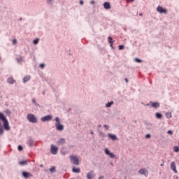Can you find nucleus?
Returning <instances> with one entry per match:
<instances>
[{
  "mask_svg": "<svg viewBox=\"0 0 179 179\" xmlns=\"http://www.w3.org/2000/svg\"><path fill=\"white\" fill-rule=\"evenodd\" d=\"M55 121H56L55 126L57 131H59L60 132L64 131V124H61V119L59 117H57L55 119Z\"/></svg>",
  "mask_w": 179,
  "mask_h": 179,
  "instance_id": "f257e3e1",
  "label": "nucleus"
},
{
  "mask_svg": "<svg viewBox=\"0 0 179 179\" xmlns=\"http://www.w3.org/2000/svg\"><path fill=\"white\" fill-rule=\"evenodd\" d=\"M70 162L72 163V164H74L75 166H79V156L78 155H70Z\"/></svg>",
  "mask_w": 179,
  "mask_h": 179,
  "instance_id": "f03ea898",
  "label": "nucleus"
},
{
  "mask_svg": "<svg viewBox=\"0 0 179 179\" xmlns=\"http://www.w3.org/2000/svg\"><path fill=\"white\" fill-rule=\"evenodd\" d=\"M1 121L3 122V127L6 131H10V127H9V122L6 117H1Z\"/></svg>",
  "mask_w": 179,
  "mask_h": 179,
  "instance_id": "7ed1b4c3",
  "label": "nucleus"
},
{
  "mask_svg": "<svg viewBox=\"0 0 179 179\" xmlns=\"http://www.w3.org/2000/svg\"><path fill=\"white\" fill-rule=\"evenodd\" d=\"M29 122H31L32 124L37 123V117L34 116V114L29 113L27 117Z\"/></svg>",
  "mask_w": 179,
  "mask_h": 179,
  "instance_id": "20e7f679",
  "label": "nucleus"
},
{
  "mask_svg": "<svg viewBox=\"0 0 179 179\" xmlns=\"http://www.w3.org/2000/svg\"><path fill=\"white\" fill-rule=\"evenodd\" d=\"M157 11L159 13H164V15H167V9L164 8L162 6H158L157 8Z\"/></svg>",
  "mask_w": 179,
  "mask_h": 179,
  "instance_id": "39448f33",
  "label": "nucleus"
},
{
  "mask_svg": "<svg viewBox=\"0 0 179 179\" xmlns=\"http://www.w3.org/2000/svg\"><path fill=\"white\" fill-rule=\"evenodd\" d=\"M52 120V116H51L50 115L42 117L41 118V121L42 122H47L48 121H51Z\"/></svg>",
  "mask_w": 179,
  "mask_h": 179,
  "instance_id": "423d86ee",
  "label": "nucleus"
},
{
  "mask_svg": "<svg viewBox=\"0 0 179 179\" xmlns=\"http://www.w3.org/2000/svg\"><path fill=\"white\" fill-rule=\"evenodd\" d=\"M145 106H151L153 108H159V107H160V103L150 101V103Z\"/></svg>",
  "mask_w": 179,
  "mask_h": 179,
  "instance_id": "0eeeda50",
  "label": "nucleus"
},
{
  "mask_svg": "<svg viewBox=\"0 0 179 179\" xmlns=\"http://www.w3.org/2000/svg\"><path fill=\"white\" fill-rule=\"evenodd\" d=\"M50 153H52V155H57V153H58V147H55L54 144H52L50 145Z\"/></svg>",
  "mask_w": 179,
  "mask_h": 179,
  "instance_id": "6e6552de",
  "label": "nucleus"
},
{
  "mask_svg": "<svg viewBox=\"0 0 179 179\" xmlns=\"http://www.w3.org/2000/svg\"><path fill=\"white\" fill-rule=\"evenodd\" d=\"M138 173L146 177L149 174V172L147 171L146 169H141L138 171Z\"/></svg>",
  "mask_w": 179,
  "mask_h": 179,
  "instance_id": "1a4fd4ad",
  "label": "nucleus"
},
{
  "mask_svg": "<svg viewBox=\"0 0 179 179\" xmlns=\"http://www.w3.org/2000/svg\"><path fill=\"white\" fill-rule=\"evenodd\" d=\"M96 175L94 174V172L93 171H90L87 173V179H93L94 178V176Z\"/></svg>",
  "mask_w": 179,
  "mask_h": 179,
  "instance_id": "9d476101",
  "label": "nucleus"
},
{
  "mask_svg": "<svg viewBox=\"0 0 179 179\" xmlns=\"http://www.w3.org/2000/svg\"><path fill=\"white\" fill-rule=\"evenodd\" d=\"M22 176L24 178H30V177H33V175L29 172L22 171Z\"/></svg>",
  "mask_w": 179,
  "mask_h": 179,
  "instance_id": "9b49d317",
  "label": "nucleus"
},
{
  "mask_svg": "<svg viewBox=\"0 0 179 179\" xmlns=\"http://www.w3.org/2000/svg\"><path fill=\"white\" fill-rule=\"evenodd\" d=\"M108 138H110L112 141H118V137L115 134H113L111 133L108 134Z\"/></svg>",
  "mask_w": 179,
  "mask_h": 179,
  "instance_id": "f8f14e48",
  "label": "nucleus"
},
{
  "mask_svg": "<svg viewBox=\"0 0 179 179\" xmlns=\"http://www.w3.org/2000/svg\"><path fill=\"white\" fill-rule=\"evenodd\" d=\"M171 170H173V171H174V173H178L177 171V166H176V162H173L171 164Z\"/></svg>",
  "mask_w": 179,
  "mask_h": 179,
  "instance_id": "ddd939ff",
  "label": "nucleus"
},
{
  "mask_svg": "<svg viewBox=\"0 0 179 179\" xmlns=\"http://www.w3.org/2000/svg\"><path fill=\"white\" fill-rule=\"evenodd\" d=\"M65 142H66V141L65 140V138H61L57 142V144L58 145V146H59V145H64V144L65 143Z\"/></svg>",
  "mask_w": 179,
  "mask_h": 179,
  "instance_id": "4468645a",
  "label": "nucleus"
},
{
  "mask_svg": "<svg viewBox=\"0 0 179 179\" xmlns=\"http://www.w3.org/2000/svg\"><path fill=\"white\" fill-rule=\"evenodd\" d=\"M103 8L106 10L111 9V5L110 4L109 2L106 1L103 3Z\"/></svg>",
  "mask_w": 179,
  "mask_h": 179,
  "instance_id": "2eb2a0df",
  "label": "nucleus"
},
{
  "mask_svg": "<svg viewBox=\"0 0 179 179\" xmlns=\"http://www.w3.org/2000/svg\"><path fill=\"white\" fill-rule=\"evenodd\" d=\"M27 145H29L30 148L33 147V145H34V140L29 138L27 141Z\"/></svg>",
  "mask_w": 179,
  "mask_h": 179,
  "instance_id": "dca6fc26",
  "label": "nucleus"
},
{
  "mask_svg": "<svg viewBox=\"0 0 179 179\" xmlns=\"http://www.w3.org/2000/svg\"><path fill=\"white\" fill-rule=\"evenodd\" d=\"M7 82L10 85H13V83H15L16 82V80H15V79H13V78H8Z\"/></svg>",
  "mask_w": 179,
  "mask_h": 179,
  "instance_id": "f3484780",
  "label": "nucleus"
},
{
  "mask_svg": "<svg viewBox=\"0 0 179 179\" xmlns=\"http://www.w3.org/2000/svg\"><path fill=\"white\" fill-rule=\"evenodd\" d=\"M30 78H31L30 76H25L22 80L23 83H26V82H29V80H30Z\"/></svg>",
  "mask_w": 179,
  "mask_h": 179,
  "instance_id": "a211bd4d",
  "label": "nucleus"
},
{
  "mask_svg": "<svg viewBox=\"0 0 179 179\" xmlns=\"http://www.w3.org/2000/svg\"><path fill=\"white\" fill-rule=\"evenodd\" d=\"M113 104H114V101H111L110 102L107 103L105 105V107H106V108H110Z\"/></svg>",
  "mask_w": 179,
  "mask_h": 179,
  "instance_id": "6ab92c4d",
  "label": "nucleus"
},
{
  "mask_svg": "<svg viewBox=\"0 0 179 179\" xmlns=\"http://www.w3.org/2000/svg\"><path fill=\"white\" fill-rule=\"evenodd\" d=\"M28 162H29V159H27L25 161H21L19 162V164L20 166H26Z\"/></svg>",
  "mask_w": 179,
  "mask_h": 179,
  "instance_id": "aec40b11",
  "label": "nucleus"
},
{
  "mask_svg": "<svg viewBox=\"0 0 179 179\" xmlns=\"http://www.w3.org/2000/svg\"><path fill=\"white\" fill-rule=\"evenodd\" d=\"M72 171H73V173H80V169H79V168H73L72 169Z\"/></svg>",
  "mask_w": 179,
  "mask_h": 179,
  "instance_id": "412c9836",
  "label": "nucleus"
},
{
  "mask_svg": "<svg viewBox=\"0 0 179 179\" xmlns=\"http://www.w3.org/2000/svg\"><path fill=\"white\" fill-rule=\"evenodd\" d=\"M108 40L109 44H114V43L115 42V41H113V38L111 36H109L108 38Z\"/></svg>",
  "mask_w": 179,
  "mask_h": 179,
  "instance_id": "4be33fe9",
  "label": "nucleus"
},
{
  "mask_svg": "<svg viewBox=\"0 0 179 179\" xmlns=\"http://www.w3.org/2000/svg\"><path fill=\"white\" fill-rule=\"evenodd\" d=\"M99 136L101 138H106V134L103 133V131H99Z\"/></svg>",
  "mask_w": 179,
  "mask_h": 179,
  "instance_id": "5701e85b",
  "label": "nucleus"
},
{
  "mask_svg": "<svg viewBox=\"0 0 179 179\" xmlns=\"http://www.w3.org/2000/svg\"><path fill=\"white\" fill-rule=\"evenodd\" d=\"M155 117H156V118L160 119V118H162V117H163V115H162V113H157L155 114Z\"/></svg>",
  "mask_w": 179,
  "mask_h": 179,
  "instance_id": "b1692460",
  "label": "nucleus"
},
{
  "mask_svg": "<svg viewBox=\"0 0 179 179\" xmlns=\"http://www.w3.org/2000/svg\"><path fill=\"white\" fill-rule=\"evenodd\" d=\"M166 118H171V117H173V115H171V112H167L166 113Z\"/></svg>",
  "mask_w": 179,
  "mask_h": 179,
  "instance_id": "393cba45",
  "label": "nucleus"
},
{
  "mask_svg": "<svg viewBox=\"0 0 179 179\" xmlns=\"http://www.w3.org/2000/svg\"><path fill=\"white\" fill-rule=\"evenodd\" d=\"M0 135H3V126L0 124Z\"/></svg>",
  "mask_w": 179,
  "mask_h": 179,
  "instance_id": "a878e982",
  "label": "nucleus"
},
{
  "mask_svg": "<svg viewBox=\"0 0 179 179\" xmlns=\"http://www.w3.org/2000/svg\"><path fill=\"white\" fill-rule=\"evenodd\" d=\"M5 113L7 115H8V117H10V115L12 114V112L10 110H6Z\"/></svg>",
  "mask_w": 179,
  "mask_h": 179,
  "instance_id": "bb28decb",
  "label": "nucleus"
},
{
  "mask_svg": "<svg viewBox=\"0 0 179 179\" xmlns=\"http://www.w3.org/2000/svg\"><path fill=\"white\" fill-rule=\"evenodd\" d=\"M16 59L18 64H22V62H23V59H22L20 57H17Z\"/></svg>",
  "mask_w": 179,
  "mask_h": 179,
  "instance_id": "cd10ccee",
  "label": "nucleus"
},
{
  "mask_svg": "<svg viewBox=\"0 0 179 179\" xmlns=\"http://www.w3.org/2000/svg\"><path fill=\"white\" fill-rule=\"evenodd\" d=\"M108 156H109V157H110V159L115 158V155H114V153H113V152L109 153V155Z\"/></svg>",
  "mask_w": 179,
  "mask_h": 179,
  "instance_id": "c85d7f7f",
  "label": "nucleus"
},
{
  "mask_svg": "<svg viewBox=\"0 0 179 179\" xmlns=\"http://www.w3.org/2000/svg\"><path fill=\"white\" fill-rule=\"evenodd\" d=\"M48 5H52L54 0H46Z\"/></svg>",
  "mask_w": 179,
  "mask_h": 179,
  "instance_id": "c756f323",
  "label": "nucleus"
},
{
  "mask_svg": "<svg viewBox=\"0 0 179 179\" xmlns=\"http://www.w3.org/2000/svg\"><path fill=\"white\" fill-rule=\"evenodd\" d=\"M32 103L34 104H35V106H38V107H40V104L37 103V101H36V99H32Z\"/></svg>",
  "mask_w": 179,
  "mask_h": 179,
  "instance_id": "7c9ffc66",
  "label": "nucleus"
},
{
  "mask_svg": "<svg viewBox=\"0 0 179 179\" xmlns=\"http://www.w3.org/2000/svg\"><path fill=\"white\" fill-rule=\"evenodd\" d=\"M134 61H135L136 62H137L138 64H141V62H142V59H138V58H135V59H134Z\"/></svg>",
  "mask_w": 179,
  "mask_h": 179,
  "instance_id": "2f4dec72",
  "label": "nucleus"
},
{
  "mask_svg": "<svg viewBox=\"0 0 179 179\" xmlns=\"http://www.w3.org/2000/svg\"><path fill=\"white\" fill-rule=\"evenodd\" d=\"M146 127H147L148 129H150L152 128V124L146 123Z\"/></svg>",
  "mask_w": 179,
  "mask_h": 179,
  "instance_id": "473e14b6",
  "label": "nucleus"
},
{
  "mask_svg": "<svg viewBox=\"0 0 179 179\" xmlns=\"http://www.w3.org/2000/svg\"><path fill=\"white\" fill-rule=\"evenodd\" d=\"M103 128H105L106 131H108L110 129V126H108V124H104Z\"/></svg>",
  "mask_w": 179,
  "mask_h": 179,
  "instance_id": "72a5a7b5",
  "label": "nucleus"
},
{
  "mask_svg": "<svg viewBox=\"0 0 179 179\" xmlns=\"http://www.w3.org/2000/svg\"><path fill=\"white\" fill-rule=\"evenodd\" d=\"M173 150L174 152H176V153L179 152V148H178V146H175L173 148Z\"/></svg>",
  "mask_w": 179,
  "mask_h": 179,
  "instance_id": "f704fd0d",
  "label": "nucleus"
},
{
  "mask_svg": "<svg viewBox=\"0 0 179 179\" xmlns=\"http://www.w3.org/2000/svg\"><path fill=\"white\" fill-rule=\"evenodd\" d=\"M17 150H19V152H22L23 150V146L18 145Z\"/></svg>",
  "mask_w": 179,
  "mask_h": 179,
  "instance_id": "c9c22d12",
  "label": "nucleus"
},
{
  "mask_svg": "<svg viewBox=\"0 0 179 179\" xmlns=\"http://www.w3.org/2000/svg\"><path fill=\"white\" fill-rule=\"evenodd\" d=\"M105 153L108 156L110 155V150L108 148H105Z\"/></svg>",
  "mask_w": 179,
  "mask_h": 179,
  "instance_id": "e433bc0d",
  "label": "nucleus"
},
{
  "mask_svg": "<svg viewBox=\"0 0 179 179\" xmlns=\"http://www.w3.org/2000/svg\"><path fill=\"white\" fill-rule=\"evenodd\" d=\"M33 43L35 44V45L38 44V38H36V39L34 40Z\"/></svg>",
  "mask_w": 179,
  "mask_h": 179,
  "instance_id": "4c0bfd02",
  "label": "nucleus"
},
{
  "mask_svg": "<svg viewBox=\"0 0 179 179\" xmlns=\"http://www.w3.org/2000/svg\"><path fill=\"white\" fill-rule=\"evenodd\" d=\"M50 173H54V171H55V167L53 166V167L50 168Z\"/></svg>",
  "mask_w": 179,
  "mask_h": 179,
  "instance_id": "58836bf2",
  "label": "nucleus"
},
{
  "mask_svg": "<svg viewBox=\"0 0 179 179\" xmlns=\"http://www.w3.org/2000/svg\"><path fill=\"white\" fill-rule=\"evenodd\" d=\"M39 67L41 68V69H43L45 67V64H41Z\"/></svg>",
  "mask_w": 179,
  "mask_h": 179,
  "instance_id": "ea45409f",
  "label": "nucleus"
},
{
  "mask_svg": "<svg viewBox=\"0 0 179 179\" xmlns=\"http://www.w3.org/2000/svg\"><path fill=\"white\" fill-rule=\"evenodd\" d=\"M15 44H17V40L13 39V45H15Z\"/></svg>",
  "mask_w": 179,
  "mask_h": 179,
  "instance_id": "a19ab883",
  "label": "nucleus"
},
{
  "mask_svg": "<svg viewBox=\"0 0 179 179\" xmlns=\"http://www.w3.org/2000/svg\"><path fill=\"white\" fill-rule=\"evenodd\" d=\"M167 134L171 136L173 135V131L169 130V131H167Z\"/></svg>",
  "mask_w": 179,
  "mask_h": 179,
  "instance_id": "79ce46f5",
  "label": "nucleus"
},
{
  "mask_svg": "<svg viewBox=\"0 0 179 179\" xmlns=\"http://www.w3.org/2000/svg\"><path fill=\"white\" fill-rule=\"evenodd\" d=\"M145 138H146L147 139H150V138H152V135H150V134H147V135H145Z\"/></svg>",
  "mask_w": 179,
  "mask_h": 179,
  "instance_id": "37998d69",
  "label": "nucleus"
},
{
  "mask_svg": "<svg viewBox=\"0 0 179 179\" xmlns=\"http://www.w3.org/2000/svg\"><path fill=\"white\" fill-rule=\"evenodd\" d=\"M119 50H124V45H119Z\"/></svg>",
  "mask_w": 179,
  "mask_h": 179,
  "instance_id": "c03bdc74",
  "label": "nucleus"
},
{
  "mask_svg": "<svg viewBox=\"0 0 179 179\" xmlns=\"http://www.w3.org/2000/svg\"><path fill=\"white\" fill-rule=\"evenodd\" d=\"M90 3H91L92 5H94V3H96V2H95L94 0H92V1H90Z\"/></svg>",
  "mask_w": 179,
  "mask_h": 179,
  "instance_id": "a18cd8bd",
  "label": "nucleus"
},
{
  "mask_svg": "<svg viewBox=\"0 0 179 179\" xmlns=\"http://www.w3.org/2000/svg\"><path fill=\"white\" fill-rule=\"evenodd\" d=\"M84 2H83V0H80V5H83Z\"/></svg>",
  "mask_w": 179,
  "mask_h": 179,
  "instance_id": "49530a36",
  "label": "nucleus"
},
{
  "mask_svg": "<svg viewBox=\"0 0 179 179\" xmlns=\"http://www.w3.org/2000/svg\"><path fill=\"white\" fill-rule=\"evenodd\" d=\"M90 134H91V135H94V132H93V131H91Z\"/></svg>",
  "mask_w": 179,
  "mask_h": 179,
  "instance_id": "de8ad7c7",
  "label": "nucleus"
},
{
  "mask_svg": "<svg viewBox=\"0 0 179 179\" xmlns=\"http://www.w3.org/2000/svg\"><path fill=\"white\" fill-rule=\"evenodd\" d=\"M124 80H125L126 83H128V78H125Z\"/></svg>",
  "mask_w": 179,
  "mask_h": 179,
  "instance_id": "09e8293b",
  "label": "nucleus"
},
{
  "mask_svg": "<svg viewBox=\"0 0 179 179\" xmlns=\"http://www.w3.org/2000/svg\"><path fill=\"white\" fill-rule=\"evenodd\" d=\"M42 94L44 96V94H45V91H43V92H42Z\"/></svg>",
  "mask_w": 179,
  "mask_h": 179,
  "instance_id": "8fccbe9b",
  "label": "nucleus"
},
{
  "mask_svg": "<svg viewBox=\"0 0 179 179\" xmlns=\"http://www.w3.org/2000/svg\"><path fill=\"white\" fill-rule=\"evenodd\" d=\"M174 179H178V176H175Z\"/></svg>",
  "mask_w": 179,
  "mask_h": 179,
  "instance_id": "3c124183",
  "label": "nucleus"
},
{
  "mask_svg": "<svg viewBox=\"0 0 179 179\" xmlns=\"http://www.w3.org/2000/svg\"><path fill=\"white\" fill-rule=\"evenodd\" d=\"M163 166H164V164H161V166L163 167Z\"/></svg>",
  "mask_w": 179,
  "mask_h": 179,
  "instance_id": "603ef678",
  "label": "nucleus"
},
{
  "mask_svg": "<svg viewBox=\"0 0 179 179\" xmlns=\"http://www.w3.org/2000/svg\"><path fill=\"white\" fill-rule=\"evenodd\" d=\"M44 166L43 164H41L40 165V167H43Z\"/></svg>",
  "mask_w": 179,
  "mask_h": 179,
  "instance_id": "864d4df0",
  "label": "nucleus"
},
{
  "mask_svg": "<svg viewBox=\"0 0 179 179\" xmlns=\"http://www.w3.org/2000/svg\"><path fill=\"white\" fill-rule=\"evenodd\" d=\"M139 16H143V14H142V13H140V14H139Z\"/></svg>",
  "mask_w": 179,
  "mask_h": 179,
  "instance_id": "5fc2aeb1",
  "label": "nucleus"
},
{
  "mask_svg": "<svg viewBox=\"0 0 179 179\" xmlns=\"http://www.w3.org/2000/svg\"><path fill=\"white\" fill-rule=\"evenodd\" d=\"M110 46L113 48V44H110Z\"/></svg>",
  "mask_w": 179,
  "mask_h": 179,
  "instance_id": "6e6d98bb",
  "label": "nucleus"
},
{
  "mask_svg": "<svg viewBox=\"0 0 179 179\" xmlns=\"http://www.w3.org/2000/svg\"><path fill=\"white\" fill-rule=\"evenodd\" d=\"M98 127H99V128H101V125H100V124H99V125H98Z\"/></svg>",
  "mask_w": 179,
  "mask_h": 179,
  "instance_id": "4d7b16f0",
  "label": "nucleus"
},
{
  "mask_svg": "<svg viewBox=\"0 0 179 179\" xmlns=\"http://www.w3.org/2000/svg\"><path fill=\"white\" fill-rule=\"evenodd\" d=\"M131 1V2H134L135 0H130Z\"/></svg>",
  "mask_w": 179,
  "mask_h": 179,
  "instance_id": "13d9d810",
  "label": "nucleus"
},
{
  "mask_svg": "<svg viewBox=\"0 0 179 179\" xmlns=\"http://www.w3.org/2000/svg\"><path fill=\"white\" fill-rule=\"evenodd\" d=\"M110 164H111V166H113V163H111Z\"/></svg>",
  "mask_w": 179,
  "mask_h": 179,
  "instance_id": "bf43d9fd",
  "label": "nucleus"
},
{
  "mask_svg": "<svg viewBox=\"0 0 179 179\" xmlns=\"http://www.w3.org/2000/svg\"><path fill=\"white\" fill-rule=\"evenodd\" d=\"M0 61H1V57H0Z\"/></svg>",
  "mask_w": 179,
  "mask_h": 179,
  "instance_id": "052dcab7",
  "label": "nucleus"
}]
</instances>
